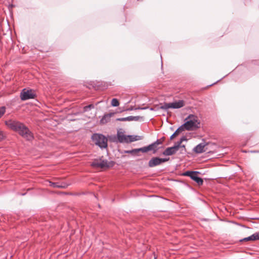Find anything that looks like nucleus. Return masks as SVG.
Here are the masks:
<instances>
[{"mask_svg": "<svg viewBox=\"0 0 259 259\" xmlns=\"http://www.w3.org/2000/svg\"><path fill=\"white\" fill-rule=\"evenodd\" d=\"M5 123L9 127L18 133L26 140H31L33 139L32 133L23 123L12 120L6 121Z\"/></svg>", "mask_w": 259, "mask_h": 259, "instance_id": "nucleus-1", "label": "nucleus"}, {"mask_svg": "<svg viewBox=\"0 0 259 259\" xmlns=\"http://www.w3.org/2000/svg\"><path fill=\"white\" fill-rule=\"evenodd\" d=\"M164 141V139H160L157 140L155 142L152 143L151 144H150L148 146L142 147L138 149H134L132 150H126L124 151L125 153H128V154H136L139 152H142L143 153L147 152L149 151H153V153H155L157 150L158 149V148L157 146L159 145H161L162 144V143Z\"/></svg>", "mask_w": 259, "mask_h": 259, "instance_id": "nucleus-2", "label": "nucleus"}, {"mask_svg": "<svg viewBox=\"0 0 259 259\" xmlns=\"http://www.w3.org/2000/svg\"><path fill=\"white\" fill-rule=\"evenodd\" d=\"M186 122L181 125L183 130H193L199 127L200 122L198 121V117L193 114L189 115L186 119Z\"/></svg>", "mask_w": 259, "mask_h": 259, "instance_id": "nucleus-3", "label": "nucleus"}, {"mask_svg": "<svg viewBox=\"0 0 259 259\" xmlns=\"http://www.w3.org/2000/svg\"><path fill=\"white\" fill-rule=\"evenodd\" d=\"M92 140L94 143L101 148L107 147V139L102 134H95L92 136Z\"/></svg>", "mask_w": 259, "mask_h": 259, "instance_id": "nucleus-4", "label": "nucleus"}, {"mask_svg": "<svg viewBox=\"0 0 259 259\" xmlns=\"http://www.w3.org/2000/svg\"><path fill=\"white\" fill-rule=\"evenodd\" d=\"M184 106V101L182 100H180L172 103H164L163 104L160 106L159 109L166 110L169 108L179 109L183 107Z\"/></svg>", "mask_w": 259, "mask_h": 259, "instance_id": "nucleus-5", "label": "nucleus"}, {"mask_svg": "<svg viewBox=\"0 0 259 259\" xmlns=\"http://www.w3.org/2000/svg\"><path fill=\"white\" fill-rule=\"evenodd\" d=\"M35 97V92L32 90L24 89L20 93V98L22 101L34 99Z\"/></svg>", "mask_w": 259, "mask_h": 259, "instance_id": "nucleus-6", "label": "nucleus"}, {"mask_svg": "<svg viewBox=\"0 0 259 259\" xmlns=\"http://www.w3.org/2000/svg\"><path fill=\"white\" fill-rule=\"evenodd\" d=\"M91 165L96 168H108L110 166V163L107 160H102L101 159H95L92 163Z\"/></svg>", "mask_w": 259, "mask_h": 259, "instance_id": "nucleus-7", "label": "nucleus"}, {"mask_svg": "<svg viewBox=\"0 0 259 259\" xmlns=\"http://www.w3.org/2000/svg\"><path fill=\"white\" fill-rule=\"evenodd\" d=\"M169 158H161L159 157H153L151 159L149 162L148 165L150 167H153L157 165H160L162 163L167 161Z\"/></svg>", "mask_w": 259, "mask_h": 259, "instance_id": "nucleus-8", "label": "nucleus"}, {"mask_svg": "<svg viewBox=\"0 0 259 259\" xmlns=\"http://www.w3.org/2000/svg\"><path fill=\"white\" fill-rule=\"evenodd\" d=\"M127 136L121 130L118 131L117 133V140L119 143H126L127 142Z\"/></svg>", "mask_w": 259, "mask_h": 259, "instance_id": "nucleus-9", "label": "nucleus"}, {"mask_svg": "<svg viewBox=\"0 0 259 259\" xmlns=\"http://www.w3.org/2000/svg\"><path fill=\"white\" fill-rule=\"evenodd\" d=\"M178 150L177 149L176 147H171L166 148L163 152V155L166 156H170L175 154Z\"/></svg>", "mask_w": 259, "mask_h": 259, "instance_id": "nucleus-10", "label": "nucleus"}, {"mask_svg": "<svg viewBox=\"0 0 259 259\" xmlns=\"http://www.w3.org/2000/svg\"><path fill=\"white\" fill-rule=\"evenodd\" d=\"M259 240V232H256L248 237H246L242 239H241L240 242L255 241V240Z\"/></svg>", "mask_w": 259, "mask_h": 259, "instance_id": "nucleus-11", "label": "nucleus"}, {"mask_svg": "<svg viewBox=\"0 0 259 259\" xmlns=\"http://www.w3.org/2000/svg\"><path fill=\"white\" fill-rule=\"evenodd\" d=\"M206 146V144L204 143H200L195 146L193 151L194 152L196 153H201L205 151L204 147Z\"/></svg>", "mask_w": 259, "mask_h": 259, "instance_id": "nucleus-12", "label": "nucleus"}, {"mask_svg": "<svg viewBox=\"0 0 259 259\" xmlns=\"http://www.w3.org/2000/svg\"><path fill=\"white\" fill-rule=\"evenodd\" d=\"M114 114V113H110L105 114L100 120V123L104 124L110 120L111 117Z\"/></svg>", "mask_w": 259, "mask_h": 259, "instance_id": "nucleus-13", "label": "nucleus"}, {"mask_svg": "<svg viewBox=\"0 0 259 259\" xmlns=\"http://www.w3.org/2000/svg\"><path fill=\"white\" fill-rule=\"evenodd\" d=\"M127 138V142L126 143H131L134 141L140 140L142 139V137L139 136H133V135H128L126 137Z\"/></svg>", "mask_w": 259, "mask_h": 259, "instance_id": "nucleus-14", "label": "nucleus"}, {"mask_svg": "<svg viewBox=\"0 0 259 259\" xmlns=\"http://www.w3.org/2000/svg\"><path fill=\"white\" fill-rule=\"evenodd\" d=\"M198 173V171H195V175H193L191 179L195 181L199 185H201L203 184V181L201 178L197 176V174Z\"/></svg>", "mask_w": 259, "mask_h": 259, "instance_id": "nucleus-15", "label": "nucleus"}, {"mask_svg": "<svg viewBox=\"0 0 259 259\" xmlns=\"http://www.w3.org/2000/svg\"><path fill=\"white\" fill-rule=\"evenodd\" d=\"M183 129L182 128V126H180L176 131V132L170 136V139L172 140L174 137L176 136H177L180 132L183 131Z\"/></svg>", "mask_w": 259, "mask_h": 259, "instance_id": "nucleus-16", "label": "nucleus"}, {"mask_svg": "<svg viewBox=\"0 0 259 259\" xmlns=\"http://www.w3.org/2000/svg\"><path fill=\"white\" fill-rule=\"evenodd\" d=\"M111 104V105L113 107H117L119 105L118 100L115 98L112 99Z\"/></svg>", "mask_w": 259, "mask_h": 259, "instance_id": "nucleus-17", "label": "nucleus"}, {"mask_svg": "<svg viewBox=\"0 0 259 259\" xmlns=\"http://www.w3.org/2000/svg\"><path fill=\"white\" fill-rule=\"evenodd\" d=\"M194 175H195V171H187L184 174V176L190 177L191 178Z\"/></svg>", "mask_w": 259, "mask_h": 259, "instance_id": "nucleus-18", "label": "nucleus"}, {"mask_svg": "<svg viewBox=\"0 0 259 259\" xmlns=\"http://www.w3.org/2000/svg\"><path fill=\"white\" fill-rule=\"evenodd\" d=\"M49 183H50V186L52 187H53L54 188L64 187V186H60V185H58L57 183H53V182H49Z\"/></svg>", "mask_w": 259, "mask_h": 259, "instance_id": "nucleus-19", "label": "nucleus"}, {"mask_svg": "<svg viewBox=\"0 0 259 259\" xmlns=\"http://www.w3.org/2000/svg\"><path fill=\"white\" fill-rule=\"evenodd\" d=\"M6 112V108L4 106L0 107V118Z\"/></svg>", "mask_w": 259, "mask_h": 259, "instance_id": "nucleus-20", "label": "nucleus"}, {"mask_svg": "<svg viewBox=\"0 0 259 259\" xmlns=\"http://www.w3.org/2000/svg\"><path fill=\"white\" fill-rule=\"evenodd\" d=\"M182 142L179 141H178L174 146L176 147L177 149L178 150L180 147H181Z\"/></svg>", "mask_w": 259, "mask_h": 259, "instance_id": "nucleus-21", "label": "nucleus"}, {"mask_svg": "<svg viewBox=\"0 0 259 259\" xmlns=\"http://www.w3.org/2000/svg\"><path fill=\"white\" fill-rule=\"evenodd\" d=\"M4 138V135L2 131L0 130V141H2Z\"/></svg>", "mask_w": 259, "mask_h": 259, "instance_id": "nucleus-22", "label": "nucleus"}, {"mask_svg": "<svg viewBox=\"0 0 259 259\" xmlns=\"http://www.w3.org/2000/svg\"><path fill=\"white\" fill-rule=\"evenodd\" d=\"M125 118H126V121L133 120V118H132V116H130L126 117Z\"/></svg>", "mask_w": 259, "mask_h": 259, "instance_id": "nucleus-23", "label": "nucleus"}, {"mask_svg": "<svg viewBox=\"0 0 259 259\" xmlns=\"http://www.w3.org/2000/svg\"><path fill=\"white\" fill-rule=\"evenodd\" d=\"M117 120L120 121H126V118L125 117L119 118L117 119Z\"/></svg>", "mask_w": 259, "mask_h": 259, "instance_id": "nucleus-24", "label": "nucleus"}, {"mask_svg": "<svg viewBox=\"0 0 259 259\" xmlns=\"http://www.w3.org/2000/svg\"><path fill=\"white\" fill-rule=\"evenodd\" d=\"M187 138H186V137L183 136V137H182L181 138V139H180V141L182 143L183 141H187Z\"/></svg>", "mask_w": 259, "mask_h": 259, "instance_id": "nucleus-25", "label": "nucleus"}, {"mask_svg": "<svg viewBox=\"0 0 259 259\" xmlns=\"http://www.w3.org/2000/svg\"><path fill=\"white\" fill-rule=\"evenodd\" d=\"M94 106L93 104H90L87 106V108H89L90 109L94 108Z\"/></svg>", "mask_w": 259, "mask_h": 259, "instance_id": "nucleus-26", "label": "nucleus"}, {"mask_svg": "<svg viewBox=\"0 0 259 259\" xmlns=\"http://www.w3.org/2000/svg\"><path fill=\"white\" fill-rule=\"evenodd\" d=\"M89 110H90L89 108H87V106H84V108H83V111L84 112L88 111Z\"/></svg>", "mask_w": 259, "mask_h": 259, "instance_id": "nucleus-27", "label": "nucleus"}, {"mask_svg": "<svg viewBox=\"0 0 259 259\" xmlns=\"http://www.w3.org/2000/svg\"><path fill=\"white\" fill-rule=\"evenodd\" d=\"M132 118H133V120H137L139 118V117L132 116Z\"/></svg>", "mask_w": 259, "mask_h": 259, "instance_id": "nucleus-28", "label": "nucleus"}, {"mask_svg": "<svg viewBox=\"0 0 259 259\" xmlns=\"http://www.w3.org/2000/svg\"><path fill=\"white\" fill-rule=\"evenodd\" d=\"M180 148H185V146L184 145H181V147H180Z\"/></svg>", "mask_w": 259, "mask_h": 259, "instance_id": "nucleus-29", "label": "nucleus"}, {"mask_svg": "<svg viewBox=\"0 0 259 259\" xmlns=\"http://www.w3.org/2000/svg\"><path fill=\"white\" fill-rule=\"evenodd\" d=\"M154 259H156V258H155Z\"/></svg>", "mask_w": 259, "mask_h": 259, "instance_id": "nucleus-30", "label": "nucleus"}]
</instances>
